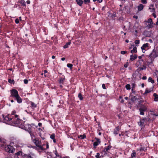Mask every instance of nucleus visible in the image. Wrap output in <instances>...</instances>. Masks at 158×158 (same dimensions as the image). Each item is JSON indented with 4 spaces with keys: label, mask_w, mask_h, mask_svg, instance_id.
I'll use <instances>...</instances> for the list:
<instances>
[{
    "label": "nucleus",
    "mask_w": 158,
    "mask_h": 158,
    "mask_svg": "<svg viewBox=\"0 0 158 158\" xmlns=\"http://www.w3.org/2000/svg\"><path fill=\"white\" fill-rule=\"evenodd\" d=\"M132 91V93H131V94H130V96H132V94H134L135 95L136 94V91H135L134 90H131Z\"/></svg>",
    "instance_id": "nucleus-45"
},
{
    "label": "nucleus",
    "mask_w": 158,
    "mask_h": 158,
    "mask_svg": "<svg viewBox=\"0 0 158 158\" xmlns=\"http://www.w3.org/2000/svg\"><path fill=\"white\" fill-rule=\"evenodd\" d=\"M152 89H148V88H147L145 90V91L144 94V95H145L146 94L149 93L152 91Z\"/></svg>",
    "instance_id": "nucleus-31"
},
{
    "label": "nucleus",
    "mask_w": 158,
    "mask_h": 158,
    "mask_svg": "<svg viewBox=\"0 0 158 158\" xmlns=\"http://www.w3.org/2000/svg\"><path fill=\"white\" fill-rule=\"evenodd\" d=\"M19 3L22 4V5L23 6H26V2L24 0H21L19 1Z\"/></svg>",
    "instance_id": "nucleus-30"
},
{
    "label": "nucleus",
    "mask_w": 158,
    "mask_h": 158,
    "mask_svg": "<svg viewBox=\"0 0 158 158\" xmlns=\"http://www.w3.org/2000/svg\"><path fill=\"white\" fill-rule=\"evenodd\" d=\"M150 112L151 113L148 114V116L147 117V118H149L150 119L149 121L154 120L156 118L155 117L158 116V114H155L153 111H150Z\"/></svg>",
    "instance_id": "nucleus-9"
},
{
    "label": "nucleus",
    "mask_w": 158,
    "mask_h": 158,
    "mask_svg": "<svg viewBox=\"0 0 158 158\" xmlns=\"http://www.w3.org/2000/svg\"><path fill=\"white\" fill-rule=\"evenodd\" d=\"M112 147L110 145L105 147L101 151V153L103 156L108 155L109 153V151Z\"/></svg>",
    "instance_id": "nucleus-6"
},
{
    "label": "nucleus",
    "mask_w": 158,
    "mask_h": 158,
    "mask_svg": "<svg viewBox=\"0 0 158 158\" xmlns=\"http://www.w3.org/2000/svg\"><path fill=\"white\" fill-rule=\"evenodd\" d=\"M5 150L6 152L9 153H13V150L12 147H11V148H10L8 146H7L6 147H5Z\"/></svg>",
    "instance_id": "nucleus-14"
},
{
    "label": "nucleus",
    "mask_w": 158,
    "mask_h": 158,
    "mask_svg": "<svg viewBox=\"0 0 158 158\" xmlns=\"http://www.w3.org/2000/svg\"><path fill=\"white\" fill-rule=\"evenodd\" d=\"M98 125L99 127L100 126V123L99 122H97Z\"/></svg>",
    "instance_id": "nucleus-64"
},
{
    "label": "nucleus",
    "mask_w": 158,
    "mask_h": 158,
    "mask_svg": "<svg viewBox=\"0 0 158 158\" xmlns=\"http://www.w3.org/2000/svg\"><path fill=\"white\" fill-rule=\"evenodd\" d=\"M120 127L119 126H118L117 127H116L114 131L113 132L114 134L115 135L118 134V132L120 130Z\"/></svg>",
    "instance_id": "nucleus-15"
},
{
    "label": "nucleus",
    "mask_w": 158,
    "mask_h": 158,
    "mask_svg": "<svg viewBox=\"0 0 158 158\" xmlns=\"http://www.w3.org/2000/svg\"><path fill=\"white\" fill-rule=\"evenodd\" d=\"M125 88L127 90H129L131 89V85L129 84H127L125 85Z\"/></svg>",
    "instance_id": "nucleus-35"
},
{
    "label": "nucleus",
    "mask_w": 158,
    "mask_h": 158,
    "mask_svg": "<svg viewBox=\"0 0 158 158\" xmlns=\"http://www.w3.org/2000/svg\"><path fill=\"white\" fill-rule=\"evenodd\" d=\"M23 81H24V83L25 84H27L28 83V81L26 79H24V80Z\"/></svg>",
    "instance_id": "nucleus-53"
},
{
    "label": "nucleus",
    "mask_w": 158,
    "mask_h": 158,
    "mask_svg": "<svg viewBox=\"0 0 158 158\" xmlns=\"http://www.w3.org/2000/svg\"><path fill=\"white\" fill-rule=\"evenodd\" d=\"M65 76H64V75H63L62 76V77H60L59 83L60 84H63L64 82V81L65 80Z\"/></svg>",
    "instance_id": "nucleus-19"
},
{
    "label": "nucleus",
    "mask_w": 158,
    "mask_h": 158,
    "mask_svg": "<svg viewBox=\"0 0 158 158\" xmlns=\"http://www.w3.org/2000/svg\"><path fill=\"white\" fill-rule=\"evenodd\" d=\"M15 23H16V24H18L19 23V19H16L15 20Z\"/></svg>",
    "instance_id": "nucleus-54"
},
{
    "label": "nucleus",
    "mask_w": 158,
    "mask_h": 158,
    "mask_svg": "<svg viewBox=\"0 0 158 158\" xmlns=\"http://www.w3.org/2000/svg\"><path fill=\"white\" fill-rule=\"evenodd\" d=\"M130 97H131V101L133 102L136 101L137 99V97L135 96H134L133 95L132 96H131Z\"/></svg>",
    "instance_id": "nucleus-28"
},
{
    "label": "nucleus",
    "mask_w": 158,
    "mask_h": 158,
    "mask_svg": "<svg viewBox=\"0 0 158 158\" xmlns=\"http://www.w3.org/2000/svg\"><path fill=\"white\" fill-rule=\"evenodd\" d=\"M128 65L127 64V62L124 64V66L125 68H127L128 67Z\"/></svg>",
    "instance_id": "nucleus-58"
},
{
    "label": "nucleus",
    "mask_w": 158,
    "mask_h": 158,
    "mask_svg": "<svg viewBox=\"0 0 158 158\" xmlns=\"http://www.w3.org/2000/svg\"><path fill=\"white\" fill-rule=\"evenodd\" d=\"M97 1L99 3H101L102 2V0H97Z\"/></svg>",
    "instance_id": "nucleus-62"
},
{
    "label": "nucleus",
    "mask_w": 158,
    "mask_h": 158,
    "mask_svg": "<svg viewBox=\"0 0 158 158\" xmlns=\"http://www.w3.org/2000/svg\"><path fill=\"white\" fill-rule=\"evenodd\" d=\"M144 54H143L141 56H138V58L139 59H141L142 58V56H144Z\"/></svg>",
    "instance_id": "nucleus-59"
},
{
    "label": "nucleus",
    "mask_w": 158,
    "mask_h": 158,
    "mask_svg": "<svg viewBox=\"0 0 158 158\" xmlns=\"http://www.w3.org/2000/svg\"><path fill=\"white\" fill-rule=\"evenodd\" d=\"M76 2L80 6H81L83 3V0H76Z\"/></svg>",
    "instance_id": "nucleus-20"
},
{
    "label": "nucleus",
    "mask_w": 158,
    "mask_h": 158,
    "mask_svg": "<svg viewBox=\"0 0 158 158\" xmlns=\"http://www.w3.org/2000/svg\"><path fill=\"white\" fill-rule=\"evenodd\" d=\"M72 63L73 64V65L76 66L78 64V60L76 58L73 60V61L72 62Z\"/></svg>",
    "instance_id": "nucleus-27"
},
{
    "label": "nucleus",
    "mask_w": 158,
    "mask_h": 158,
    "mask_svg": "<svg viewBox=\"0 0 158 158\" xmlns=\"http://www.w3.org/2000/svg\"><path fill=\"white\" fill-rule=\"evenodd\" d=\"M0 142L3 143H6V141L4 139H2V138H0Z\"/></svg>",
    "instance_id": "nucleus-50"
},
{
    "label": "nucleus",
    "mask_w": 158,
    "mask_h": 158,
    "mask_svg": "<svg viewBox=\"0 0 158 158\" xmlns=\"http://www.w3.org/2000/svg\"><path fill=\"white\" fill-rule=\"evenodd\" d=\"M102 88H103V89H106V87L105 86V84H102Z\"/></svg>",
    "instance_id": "nucleus-55"
},
{
    "label": "nucleus",
    "mask_w": 158,
    "mask_h": 158,
    "mask_svg": "<svg viewBox=\"0 0 158 158\" xmlns=\"http://www.w3.org/2000/svg\"><path fill=\"white\" fill-rule=\"evenodd\" d=\"M148 56L150 59H147L145 61L146 63H147L148 66H149L153 63L154 59L158 56V52H157V50L154 49L151 53Z\"/></svg>",
    "instance_id": "nucleus-2"
},
{
    "label": "nucleus",
    "mask_w": 158,
    "mask_h": 158,
    "mask_svg": "<svg viewBox=\"0 0 158 158\" xmlns=\"http://www.w3.org/2000/svg\"><path fill=\"white\" fill-rule=\"evenodd\" d=\"M150 119L145 117L140 118L139 121L138 122V125L141 128V129L144 128L146 124L149 121Z\"/></svg>",
    "instance_id": "nucleus-4"
},
{
    "label": "nucleus",
    "mask_w": 158,
    "mask_h": 158,
    "mask_svg": "<svg viewBox=\"0 0 158 158\" xmlns=\"http://www.w3.org/2000/svg\"><path fill=\"white\" fill-rule=\"evenodd\" d=\"M103 155H101L100 156V154L99 153H97L96 155L95 156V157L96 158H100L101 157H103Z\"/></svg>",
    "instance_id": "nucleus-37"
},
{
    "label": "nucleus",
    "mask_w": 158,
    "mask_h": 158,
    "mask_svg": "<svg viewBox=\"0 0 158 158\" xmlns=\"http://www.w3.org/2000/svg\"><path fill=\"white\" fill-rule=\"evenodd\" d=\"M73 65L71 64L68 63L67 64V66L70 69H72L73 68Z\"/></svg>",
    "instance_id": "nucleus-38"
},
{
    "label": "nucleus",
    "mask_w": 158,
    "mask_h": 158,
    "mask_svg": "<svg viewBox=\"0 0 158 158\" xmlns=\"http://www.w3.org/2000/svg\"><path fill=\"white\" fill-rule=\"evenodd\" d=\"M144 102V100H140L139 101V103H143Z\"/></svg>",
    "instance_id": "nucleus-57"
},
{
    "label": "nucleus",
    "mask_w": 158,
    "mask_h": 158,
    "mask_svg": "<svg viewBox=\"0 0 158 158\" xmlns=\"http://www.w3.org/2000/svg\"><path fill=\"white\" fill-rule=\"evenodd\" d=\"M147 79V77H146V76H143L142 78V79L143 80H146V79Z\"/></svg>",
    "instance_id": "nucleus-56"
},
{
    "label": "nucleus",
    "mask_w": 158,
    "mask_h": 158,
    "mask_svg": "<svg viewBox=\"0 0 158 158\" xmlns=\"http://www.w3.org/2000/svg\"><path fill=\"white\" fill-rule=\"evenodd\" d=\"M8 82L10 84H14L15 83L14 80H11V79H8Z\"/></svg>",
    "instance_id": "nucleus-39"
},
{
    "label": "nucleus",
    "mask_w": 158,
    "mask_h": 158,
    "mask_svg": "<svg viewBox=\"0 0 158 158\" xmlns=\"http://www.w3.org/2000/svg\"><path fill=\"white\" fill-rule=\"evenodd\" d=\"M141 2L142 3L144 4H146L147 3V0H141Z\"/></svg>",
    "instance_id": "nucleus-48"
},
{
    "label": "nucleus",
    "mask_w": 158,
    "mask_h": 158,
    "mask_svg": "<svg viewBox=\"0 0 158 158\" xmlns=\"http://www.w3.org/2000/svg\"><path fill=\"white\" fill-rule=\"evenodd\" d=\"M148 81L149 82H151L152 84L154 83V80H153L151 77H149Z\"/></svg>",
    "instance_id": "nucleus-36"
},
{
    "label": "nucleus",
    "mask_w": 158,
    "mask_h": 158,
    "mask_svg": "<svg viewBox=\"0 0 158 158\" xmlns=\"http://www.w3.org/2000/svg\"><path fill=\"white\" fill-rule=\"evenodd\" d=\"M149 10H152L150 11L151 12H155V8H152L151 7H149Z\"/></svg>",
    "instance_id": "nucleus-44"
},
{
    "label": "nucleus",
    "mask_w": 158,
    "mask_h": 158,
    "mask_svg": "<svg viewBox=\"0 0 158 158\" xmlns=\"http://www.w3.org/2000/svg\"><path fill=\"white\" fill-rule=\"evenodd\" d=\"M149 45V44L148 43L143 44V46L141 47V49L142 51H143V50L145 51L148 50V49Z\"/></svg>",
    "instance_id": "nucleus-13"
},
{
    "label": "nucleus",
    "mask_w": 158,
    "mask_h": 158,
    "mask_svg": "<svg viewBox=\"0 0 158 158\" xmlns=\"http://www.w3.org/2000/svg\"><path fill=\"white\" fill-rule=\"evenodd\" d=\"M138 56L136 55H130V60L133 61L137 58Z\"/></svg>",
    "instance_id": "nucleus-16"
},
{
    "label": "nucleus",
    "mask_w": 158,
    "mask_h": 158,
    "mask_svg": "<svg viewBox=\"0 0 158 158\" xmlns=\"http://www.w3.org/2000/svg\"><path fill=\"white\" fill-rule=\"evenodd\" d=\"M71 44L70 41H68L66 44L64 46L63 48H68L69 45H70Z\"/></svg>",
    "instance_id": "nucleus-23"
},
{
    "label": "nucleus",
    "mask_w": 158,
    "mask_h": 158,
    "mask_svg": "<svg viewBox=\"0 0 158 158\" xmlns=\"http://www.w3.org/2000/svg\"><path fill=\"white\" fill-rule=\"evenodd\" d=\"M143 5L140 4L138 6V11H141L143 9Z\"/></svg>",
    "instance_id": "nucleus-21"
},
{
    "label": "nucleus",
    "mask_w": 158,
    "mask_h": 158,
    "mask_svg": "<svg viewBox=\"0 0 158 158\" xmlns=\"http://www.w3.org/2000/svg\"><path fill=\"white\" fill-rule=\"evenodd\" d=\"M148 107V104H143L141 105L140 108L139 109L140 112L139 114L143 115L144 114V112L146 111L147 110Z\"/></svg>",
    "instance_id": "nucleus-5"
},
{
    "label": "nucleus",
    "mask_w": 158,
    "mask_h": 158,
    "mask_svg": "<svg viewBox=\"0 0 158 158\" xmlns=\"http://www.w3.org/2000/svg\"><path fill=\"white\" fill-rule=\"evenodd\" d=\"M148 22L150 24H153V22L152 19L151 18L149 19L148 20Z\"/></svg>",
    "instance_id": "nucleus-42"
},
{
    "label": "nucleus",
    "mask_w": 158,
    "mask_h": 158,
    "mask_svg": "<svg viewBox=\"0 0 158 158\" xmlns=\"http://www.w3.org/2000/svg\"><path fill=\"white\" fill-rule=\"evenodd\" d=\"M16 113V111L13 110L11 114H8L5 117L2 114L4 122L5 123H9L12 126L20 128H24L25 127L23 123V120L20 119L19 116Z\"/></svg>",
    "instance_id": "nucleus-1"
},
{
    "label": "nucleus",
    "mask_w": 158,
    "mask_h": 158,
    "mask_svg": "<svg viewBox=\"0 0 158 158\" xmlns=\"http://www.w3.org/2000/svg\"><path fill=\"white\" fill-rule=\"evenodd\" d=\"M28 147L29 148H33V149H35V148H35V147H36V146H32L31 145H29L28 146Z\"/></svg>",
    "instance_id": "nucleus-46"
},
{
    "label": "nucleus",
    "mask_w": 158,
    "mask_h": 158,
    "mask_svg": "<svg viewBox=\"0 0 158 158\" xmlns=\"http://www.w3.org/2000/svg\"><path fill=\"white\" fill-rule=\"evenodd\" d=\"M50 138L52 139L53 142L54 143H56V140L55 139V134L54 133H53L50 136Z\"/></svg>",
    "instance_id": "nucleus-17"
},
{
    "label": "nucleus",
    "mask_w": 158,
    "mask_h": 158,
    "mask_svg": "<svg viewBox=\"0 0 158 158\" xmlns=\"http://www.w3.org/2000/svg\"><path fill=\"white\" fill-rule=\"evenodd\" d=\"M140 41L139 40H135V44H139Z\"/></svg>",
    "instance_id": "nucleus-51"
},
{
    "label": "nucleus",
    "mask_w": 158,
    "mask_h": 158,
    "mask_svg": "<svg viewBox=\"0 0 158 158\" xmlns=\"http://www.w3.org/2000/svg\"><path fill=\"white\" fill-rule=\"evenodd\" d=\"M38 125L39 126L41 127L42 126V124L41 123H38Z\"/></svg>",
    "instance_id": "nucleus-61"
},
{
    "label": "nucleus",
    "mask_w": 158,
    "mask_h": 158,
    "mask_svg": "<svg viewBox=\"0 0 158 158\" xmlns=\"http://www.w3.org/2000/svg\"><path fill=\"white\" fill-rule=\"evenodd\" d=\"M29 133L30 134V135L32 141L34 139H36V138H37L35 137L34 135V131H33Z\"/></svg>",
    "instance_id": "nucleus-18"
},
{
    "label": "nucleus",
    "mask_w": 158,
    "mask_h": 158,
    "mask_svg": "<svg viewBox=\"0 0 158 158\" xmlns=\"http://www.w3.org/2000/svg\"><path fill=\"white\" fill-rule=\"evenodd\" d=\"M10 97H12L16 100L18 103L22 102V100L21 98L19 96L18 91L15 89H13L10 91Z\"/></svg>",
    "instance_id": "nucleus-3"
},
{
    "label": "nucleus",
    "mask_w": 158,
    "mask_h": 158,
    "mask_svg": "<svg viewBox=\"0 0 158 158\" xmlns=\"http://www.w3.org/2000/svg\"><path fill=\"white\" fill-rule=\"evenodd\" d=\"M45 144L44 145V146H46V148H45V150L47 149H48V148H49V145H48V143H46V144Z\"/></svg>",
    "instance_id": "nucleus-49"
},
{
    "label": "nucleus",
    "mask_w": 158,
    "mask_h": 158,
    "mask_svg": "<svg viewBox=\"0 0 158 158\" xmlns=\"http://www.w3.org/2000/svg\"><path fill=\"white\" fill-rule=\"evenodd\" d=\"M78 97L79 98V99L80 100H82L83 99V97L82 95L80 93L78 94Z\"/></svg>",
    "instance_id": "nucleus-33"
},
{
    "label": "nucleus",
    "mask_w": 158,
    "mask_h": 158,
    "mask_svg": "<svg viewBox=\"0 0 158 158\" xmlns=\"http://www.w3.org/2000/svg\"><path fill=\"white\" fill-rule=\"evenodd\" d=\"M127 53V51H122L121 52V53L123 55Z\"/></svg>",
    "instance_id": "nucleus-47"
},
{
    "label": "nucleus",
    "mask_w": 158,
    "mask_h": 158,
    "mask_svg": "<svg viewBox=\"0 0 158 158\" xmlns=\"http://www.w3.org/2000/svg\"><path fill=\"white\" fill-rule=\"evenodd\" d=\"M44 144H43V145H42V149L40 148L39 147H38L36 146L35 148H35V149L37 151H39L40 150H41L42 151H44L45 150V148H44Z\"/></svg>",
    "instance_id": "nucleus-24"
},
{
    "label": "nucleus",
    "mask_w": 158,
    "mask_h": 158,
    "mask_svg": "<svg viewBox=\"0 0 158 158\" xmlns=\"http://www.w3.org/2000/svg\"><path fill=\"white\" fill-rule=\"evenodd\" d=\"M137 52V48L136 47L133 48V50L131 51V52L133 54L134 53H136Z\"/></svg>",
    "instance_id": "nucleus-29"
},
{
    "label": "nucleus",
    "mask_w": 158,
    "mask_h": 158,
    "mask_svg": "<svg viewBox=\"0 0 158 158\" xmlns=\"http://www.w3.org/2000/svg\"><path fill=\"white\" fill-rule=\"evenodd\" d=\"M32 142L35 144L36 146L42 149V143L41 141L39 140V138H37L36 139H34L32 141Z\"/></svg>",
    "instance_id": "nucleus-8"
},
{
    "label": "nucleus",
    "mask_w": 158,
    "mask_h": 158,
    "mask_svg": "<svg viewBox=\"0 0 158 158\" xmlns=\"http://www.w3.org/2000/svg\"><path fill=\"white\" fill-rule=\"evenodd\" d=\"M25 121H23V125L25 127L24 128H23L22 129H25L26 130H27L28 133L34 131L33 129H35V128L33 127L31 125L27 124L26 125L25 124Z\"/></svg>",
    "instance_id": "nucleus-7"
},
{
    "label": "nucleus",
    "mask_w": 158,
    "mask_h": 158,
    "mask_svg": "<svg viewBox=\"0 0 158 158\" xmlns=\"http://www.w3.org/2000/svg\"><path fill=\"white\" fill-rule=\"evenodd\" d=\"M26 154L23 153L22 151H19L15 153V156H17V157L19 158V156H21L23 158H24L25 157L23 156Z\"/></svg>",
    "instance_id": "nucleus-12"
},
{
    "label": "nucleus",
    "mask_w": 158,
    "mask_h": 158,
    "mask_svg": "<svg viewBox=\"0 0 158 158\" xmlns=\"http://www.w3.org/2000/svg\"><path fill=\"white\" fill-rule=\"evenodd\" d=\"M152 15H153V16L154 17V18H156V15L154 13H153Z\"/></svg>",
    "instance_id": "nucleus-60"
},
{
    "label": "nucleus",
    "mask_w": 158,
    "mask_h": 158,
    "mask_svg": "<svg viewBox=\"0 0 158 158\" xmlns=\"http://www.w3.org/2000/svg\"><path fill=\"white\" fill-rule=\"evenodd\" d=\"M29 102L31 104V107L32 108H36L37 107V105L35 104L33 102L31 101H30Z\"/></svg>",
    "instance_id": "nucleus-25"
},
{
    "label": "nucleus",
    "mask_w": 158,
    "mask_h": 158,
    "mask_svg": "<svg viewBox=\"0 0 158 158\" xmlns=\"http://www.w3.org/2000/svg\"><path fill=\"white\" fill-rule=\"evenodd\" d=\"M135 84L134 83H133L131 84V85L132 86L131 90H133L135 89Z\"/></svg>",
    "instance_id": "nucleus-40"
},
{
    "label": "nucleus",
    "mask_w": 158,
    "mask_h": 158,
    "mask_svg": "<svg viewBox=\"0 0 158 158\" xmlns=\"http://www.w3.org/2000/svg\"><path fill=\"white\" fill-rule=\"evenodd\" d=\"M78 137L79 138H81V139H83L86 138V136L85 134L83 135H80L78 136Z\"/></svg>",
    "instance_id": "nucleus-32"
},
{
    "label": "nucleus",
    "mask_w": 158,
    "mask_h": 158,
    "mask_svg": "<svg viewBox=\"0 0 158 158\" xmlns=\"http://www.w3.org/2000/svg\"><path fill=\"white\" fill-rule=\"evenodd\" d=\"M38 131L39 132V133H38L39 135L41 137V136L42 135V134H41V131H42V129H41L40 128H38Z\"/></svg>",
    "instance_id": "nucleus-34"
},
{
    "label": "nucleus",
    "mask_w": 158,
    "mask_h": 158,
    "mask_svg": "<svg viewBox=\"0 0 158 158\" xmlns=\"http://www.w3.org/2000/svg\"><path fill=\"white\" fill-rule=\"evenodd\" d=\"M95 139L96 140V141L94 143L93 146L94 148H95L99 144H100L101 141L100 139L97 137H95Z\"/></svg>",
    "instance_id": "nucleus-11"
},
{
    "label": "nucleus",
    "mask_w": 158,
    "mask_h": 158,
    "mask_svg": "<svg viewBox=\"0 0 158 158\" xmlns=\"http://www.w3.org/2000/svg\"><path fill=\"white\" fill-rule=\"evenodd\" d=\"M23 156L25 157L24 158H37L36 155L32 152L24 155Z\"/></svg>",
    "instance_id": "nucleus-10"
},
{
    "label": "nucleus",
    "mask_w": 158,
    "mask_h": 158,
    "mask_svg": "<svg viewBox=\"0 0 158 158\" xmlns=\"http://www.w3.org/2000/svg\"><path fill=\"white\" fill-rule=\"evenodd\" d=\"M27 4H30V1L29 0H27Z\"/></svg>",
    "instance_id": "nucleus-63"
},
{
    "label": "nucleus",
    "mask_w": 158,
    "mask_h": 158,
    "mask_svg": "<svg viewBox=\"0 0 158 158\" xmlns=\"http://www.w3.org/2000/svg\"><path fill=\"white\" fill-rule=\"evenodd\" d=\"M153 96L154 97V101L155 102L158 101V95L156 93H154Z\"/></svg>",
    "instance_id": "nucleus-22"
},
{
    "label": "nucleus",
    "mask_w": 158,
    "mask_h": 158,
    "mask_svg": "<svg viewBox=\"0 0 158 158\" xmlns=\"http://www.w3.org/2000/svg\"><path fill=\"white\" fill-rule=\"evenodd\" d=\"M145 148L144 147L141 146V147L137 149V150L139 151L140 152H142L144 150Z\"/></svg>",
    "instance_id": "nucleus-26"
},
{
    "label": "nucleus",
    "mask_w": 158,
    "mask_h": 158,
    "mask_svg": "<svg viewBox=\"0 0 158 158\" xmlns=\"http://www.w3.org/2000/svg\"><path fill=\"white\" fill-rule=\"evenodd\" d=\"M150 24L148 25V28H151L153 27L152 24Z\"/></svg>",
    "instance_id": "nucleus-52"
},
{
    "label": "nucleus",
    "mask_w": 158,
    "mask_h": 158,
    "mask_svg": "<svg viewBox=\"0 0 158 158\" xmlns=\"http://www.w3.org/2000/svg\"><path fill=\"white\" fill-rule=\"evenodd\" d=\"M83 2L84 4H87L88 3L90 2V0H84Z\"/></svg>",
    "instance_id": "nucleus-43"
},
{
    "label": "nucleus",
    "mask_w": 158,
    "mask_h": 158,
    "mask_svg": "<svg viewBox=\"0 0 158 158\" xmlns=\"http://www.w3.org/2000/svg\"><path fill=\"white\" fill-rule=\"evenodd\" d=\"M131 157H135L136 156V152L135 151H133V152L131 153Z\"/></svg>",
    "instance_id": "nucleus-41"
}]
</instances>
